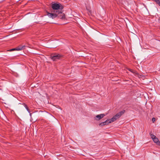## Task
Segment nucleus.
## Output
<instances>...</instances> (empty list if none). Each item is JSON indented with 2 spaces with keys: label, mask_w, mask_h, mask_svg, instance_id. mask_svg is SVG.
I'll list each match as a JSON object with an SVG mask.
<instances>
[{
  "label": "nucleus",
  "mask_w": 160,
  "mask_h": 160,
  "mask_svg": "<svg viewBox=\"0 0 160 160\" xmlns=\"http://www.w3.org/2000/svg\"><path fill=\"white\" fill-rule=\"evenodd\" d=\"M125 112V110H123L114 116L111 119H108L105 121L99 123V126H102L114 122L117 119L119 118Z\"/></svg>",
  "instance_id": "1"
},
{
  "label": "nucleus",
  "mask_w": 160,
  "mask_h": 160,
  "mask_svg": "<svg viewBox=\"0 0 160 160\" xmlns=\"http://www.w3.org/2000/svg\"><path fill=\"white\" fill-rule=\"evenodd\" d=\"M51 6L53 11H55L58 14L62 12L64 7L61 4L54 3L52 4Z\"/></svg>",
  "instance_id": "2"
},
{
  "label": "nucleus",
  "mask_w": 160,
  "mask_h": 160,
  "mask_svg": "<svg viewBox=\"0 0 160 160\" xmlns=\"http://www.w3.org/2000/svg\"><path fill=\"white\" fill-rule=\"evenodd\" d=\"M51 59L53 61H56L57 60L59 59L62 57V56L59 54L55 53L53 54H52L51 56Z\"/></svg>",
  "instance_id": "3"
},
{
  "label": "nucleus",
  "mask_w": 160,
  "mask_h": 160,
  "mask_svg": "<svg viewBox=\"0 0 160 160\" xmlns=\"http://www.w3.org/2000/svg\"><path fill=\"white\" fill-rule=\"evenodd\" d=\"M52 12L53 13H50L48 12L47 15L49 17L52 18V19L57 17L58 16V15L59 14L57 13L55 11H52Z\"/></svg>",
  "instance_id": "4"
},
{
  "label": "nucleus",
  "mask_w": 160,
  "mask_h": 160,
  "mask_svg": "<svg viewBox=\"0 0 160 160\" xmlns=\"http://www.w3.org/2000/svg\"><path fill=\"white\" fill-rule=\"evenodd\" d=\"M105 116V115L104 114H101L98 115L96 116L95 119L96 120L98 121L103 118Z\"/></svg>",
  "instance_id": "5"
},
{
  "label": "nucleus",
  "mask_w": 160,
  "mask_h": 160,
  "mask_svg": "<svg viewBox=\"0 0 160 160\" xmlns=\"http://www.w3.org/2000/svg\"><path fill=\"white\" fill-rule=\"evenodd\" d=\"M26 46L25 45H20L16 48V50L19 51L22 50Z\"/></svg>",
  "instance_id": "6"
},
{
  "label": "nucleus",
  "mask_w": 160,
  "mask_h": 160,
  "mask_svg": "<svg viewBox=\"0 0 160 160\" xmlns=\"http://www.w3.org/2000/svg\"><path fill=\"white\" fill-rule=\"evenodd\" d=\"M153 142L156 143L157 145L160 146V141L159 140L158 138L156 137L153 139Z\"/></svg>",
  "instance_id": "7"
},
{
  "label": "nucleus",
  "mask_w": 160,
  "mask_h": 160,
  "mask_svg": "<svg viewBox=\"0 0 160 160\" xmlns=\"http://www.w3.org/2000/svg\"><path fill=\"white\" fill-rule=\"evenodd\" d=\"M59 14H60V15H58L57 17H58L59 18H60V19H64L65 18V15L64 13H62H62H60Z\"/></svg>",
  "instance_id": "8"
},
{
  "label": "nucleus",
  "mask_w": 160,
  "mask_h": 160,
  "mask_svg": "<svg viewBox=\"0 0 160 160\" xmlns=\"http://www.w3.org/2000/svg\"><path fill=\"white\" fill-rule=\"evenodd\" d=\"M23 105L24 106L25 108L28 111V112L29 113H30V110H29L28 107H27V105H26L25 103H23Z\"/></svg>",
  "instance_id": "9"
},
{
  "label": "nucleus",
  "mask_w": 160,
  "mask_h": 160,
  "mask_svg": "<svg viewBox=\"0 0 160 160\" xmlns=\"http://www.w3.org/2000/svg\"><path fill=\"white\" fill-rule=\"evenodd\" d=\"M155 1L156 3L158 4L159 6H160V1L159 0H153Z\"/></svg>",
  "instance_id": "10"
},
{
  "label": "nucleus",
  "mask_w": 160,
  "mask_h": 160,
  "mask_svg": "<svg viewBox=\"0 0 160 160\" xmlns=\"http://www.w3.org/2000/svg\"><path fill=\"white\" fill-rule=\"evenodd\" d=\"M150 136L152 140L156 137L155 135L151 134H150Z\"/></svg>",
  "instance_id": "11"
},
{
  "label": "nucleus",
  "mask_w": 160,
  "mask_h": 160,
  "mask_svg": "<svg viewBox=\"0 0 160 160\" xmlns=\"http://www.w3.org/2000/svg\"><path fill=\"white\" fill-rule=\"evenodd\" d=\"M155 118H153L152 119V121L153 122H154L155 121Z\"/></svg>",
  "instance_id": "12"
},
{
  "label": "nucleus",
  "mask_w": 160,
  "mask_h": 160,
  "mask_svg": "<svg viewBox=\"0 0 160 160\" xmlns=\"http://www.w3.org/2000/svg\"><path fill=\"white\" fill-rule=\"evenodd\" d=\"M129 71L131 72H132V70L131 69H130V68H129L128 69Z\"/></svg>",
  "instance_id": "13"
},
{
  "label": "nucleus",
  "mask_w": 160,
  "mask_h": 160,
  "mask_svg": "<svg viewBox=\"0 0 160 160\" xmlns=\"http://www.w3.org/2000/svg\"><path fill=\"white\" fill-rule=\"evenodd\" d=\"M16 50V48L11 49L10 50V51H13V50Z\"/></svg>",
  "instance_id": "14"
}]
</instances>
